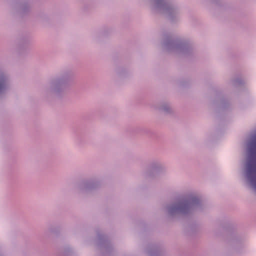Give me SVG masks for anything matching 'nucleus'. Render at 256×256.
Returning <instances> with one entry per match:
<instances>
[{
  "label": "nucleus",
  "mask_w": 256,
  "mask_h": 256,
  "mask_svg": "<svg viewBox=\"0 0 256 256\" xmlns=\"http://www.w3.org/2000/svg\"><path fill=\"white\" fill-rule=\"evenodd\" d=\"M215 106L218 110H223L227 109L230 106V102L223 96L220 97L218 99L214 102Z\"/></svg>",
  "instance_id": "nucleus-14"
},
{
  "label": "nucleus",
  "mask_w": 256,
  "mask_h": 256,
  "mask_svg": "<svg viewBox=\"0 0 256 256\" xmlns=\"http://www.w3.org/2000/svg\"><path fill=\"white\" fill-rule=\"evenodd\" d=\"M161 46L163 50L167 52L185 56H192L196 52L194 43L190 40L178 38L170 33L164 34Z\"/></svg>",
  "instance_id": "nucleus-3"
},
{
  "label": "nucleus",
  "mask_w": 256,
  "mask_h": 256,
  "mask_svg": "<svg viewBox=\"0 0 256 256\" xmlns=\"http://www.w3.org/2000/svg\"><path fill=\"white\" fill-rule=\"evenodd\" d=\"M245 177L256 191V134L247 144V157L245 166Z\"/></svg>",
  "instance_id": "nucleus-4"
},
{
  "label": "nucleus",
  "mask_w": 256,
  "mask_h": 256,
  "mask_svg": "<svg viewBox=\"0 0 256 256\" xmlns=\"http://www.w3.org/2000/svg\"><path fill=\"white\" fill-rule=\"evenodd\" d=\"M96 234V244L100 256H110L114 252V248L108 236L100 230H97Z\"/></svg>",
  "instance_id": "nucleus-7"
},
{
  "label": "nucleus",
  "mask_w": 256,
  "mask_h": 256,
  "mask_svg": "<svg viewBox=\"0 0 256 256\" xmlns=\"http://www.w3.org/2000/svg\"><path fill=\"white\" fill-rule=\"evenodd\" d=\"M32 0H14L11 5L12 14L22 18L28 16L32 11Z\"/></svg>",
  "instance_id": "nucleus-8"
},
{
  "label": "nucleus",
  "mask_w": 256,
  "mask_h": 256,
  "mask_svg": "<svg viewBox=\"0 0 256 256\" xmlns=\"http://www.w3.org/2000/svg\"><path fill=\"white\" fill-rule=\"evenodd\" d=\"M166 172V168L159 160H154L150 162L146 169L144 172L143 176L146 178L153 179L158 174Z\"/></svg>",
  "instance_id": "nucleus-9"
},
{
  "label": "nucleus",
  "mask_w": 256,
  "mask_h": 256,
  "mask_svg": "<svg viewBox=\"0 0 256 256\" xmlns=\"http://www.w3.org/2000/svg\"><path fill=\"white\" fill-rule=\"evenodd\" d=\"M74 78L72 70L68 68L60 70L50 80L48 86L42 91L43 98L48 102L62 99L66 96Z\"/></svg>",
  "instance_id": "nucleus-2"
},
{
  "label": "nucleus",
  "mask_w": 256,
  "mask_h": 256,
  "mask_svg": "<svg viewBox=\"0 0 256 256\" xmlns=\"http://www.w3.org/2000/svg\"><path fill=\"white\" fill-rule=\"evenodd\" d=\"M48 230L50 232L56 234L60 230V226L58 225L51 224L48 228Z\"/></svg>",
  "instance_id": "nucleus-18"
},
{
  "label": "nucleus",
  "mask_w": 256,
  "mask_h": 256,
  "mask_svg": "<svg viewBox=\"0 0 256 256\" xmlns=\"http://www.w3.org/2000/svg\"><path fill=\"white\" fill-rule=\"evenodd\" d=\"M12 80L10 75L2 70H0V98L6 95L11 90Z\"/></svg>",
  "instance_id": "nucleus-11"
},
{
  "label": "nucleus",
  "mask_w": 256,
  "mask_h": 256,
  "mask_svg": "<svg viewBox=\"0 0 256 256\" xmlns=\"http://www.w3.org/2000/svg\"><path fill=\"white\" fill-rule=\"evenodd\" d=\"M104 34V32L102 31L100 32V33L98 34V36H97V38L98 39L99 38V36H102Z\"/></svg>",
  "instance_id": "nucleus-19"
},
{
  "label": "nucleus",
  "mask_w": 256,
  "mask_h": 256,
  "mask_svg": "<svg viewBox=\"0 0 256 256\" xmlns=\"http://www.w3.org/2000/svg\"><path fill=\"white\" fill-rule=\"evenodd\" d=\"M74 250L68 245L64 246L61 252H60L59 256H76Z\"/></svg>",
  "instance_id": "nucleus-15"
},
{
  "label": "nucleus",
  "mask_w": 256,
  "mask_h": 256,
  "mask_svg": "<svg viewBox=\"0 0 256 256\" xmlns=\"http://www.w3.org/2000/svg\"><path fill=\"white\" fill-rule=\"evenodd\" d=\"M148 256H166L168 252L164 244L162 242L150 244L145 249Z\"/></svg>",
  "instance_id": "nucleus-10"
},
{
  "label": "nucleus",
  "mask_w": 256,
  "mask_h": 256,
  "mask_svg": "<svg viewBox=\"0 0 256 256\" xmlns=\"http://www.w3.org/2000/svg\"><path fill=\"white\" fill-rule=\"evenodd\" d=\"M152 8L162 14L166 18L173 24L180 20V8L176 2L168 0H148Z\"/></svg>",
  "instance_id": "nucleus-5"
},
{
  "label": "nucleus",
  "mask_w": 256,
  "mask_h": 256,
  "mask_svg": "<svg viewBox=\"0 0 256 256\" xmlns=\"http://www.w3.org/2000/svg\"><path fill=\"white\" fill-rule=\"evenodd\" d=\"M30 40L28 36H23L20 38L17 44L16 52L18 55H22L26 52L30 44Z\"/></svg>",
  "instance_id": "nucleus-13"
},
{
  "label": "nucleus",
  "mask_w": 256,
  "mask_h": 256,
  "mask_svg": "<svg viewBox=\"0 0 256 256\" xmlns=\"http://www.w3.org/2000/svg\"><path fill=\"white\" fill-rule=\"evenodd\" d=\"M230 84L234 86H238L244 84V81L240 78H234L230 80Z\"/></svg>",
  "instance_id": "nucleus-17"
},
{
  "label": "nucleus",
  "mask_w": 256,
  "mask_h": 256,
  "mask_svg": "<svg viewBox=\"0 0 256 256\" xmlns=\"http://www.w3.org/2000/svg\"><path fill=\"white\" fill-rule=\"evenodd\" d=\"M153 108L164 115L172 116L174 110L171 103L166 100H160L152 106Z\"/></svg>",
  "instance_id": "nucleus-12"
},
{
  "label": "nucleus",
  "mask_w": 256,
  "mask_h": 256,
  "mask_svg": "<svg viewBox=\"0 0 256 256\" xmlns=\"http://www.w3.org/2000/svg\"><path fill=\"white\" fill-rule=\"evenodd\" d=\"M204 208L202 198L196 194H190L166 204L164 208V212L168 220L176 221L189 218Z\"/></svg>",
  "instance_id": "nucleus-1"
},
{
  "label": "nucleus",
  "mask_w": 256,
  "mask_h": 256,
  "mask_svg": "<svg viewBox=\"0 0 256 256\" xmlns=\"http://www.w3.org/2000/svg\"><path fill=\"white\" fill-rule=\"evenodd\" d=\"M102 184L100 176H92L78 180L74 184V189L82 196H86L100 189Z\"/></svg>",
  "instance_id": "nucleus-6"
},
{
  "label": "nucleus",
  "mask_w": 256,
  "mask_h": 256,
  "mask_svg": "<svg viewBox=\"0 0 256 256\" xmlns=\"http://www.w3.org/2000/svg\"><path fill=\"white\" fill-rule=\"evenodd\" d=\"M116 74L120 78H124L130 74V72L124 68H119L116 70Z\"/></svg>",
  "instance_id": "nucleus-16"
}]
</instances>
